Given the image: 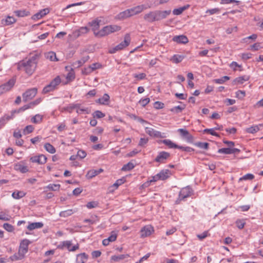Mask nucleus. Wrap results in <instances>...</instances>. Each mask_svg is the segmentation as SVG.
Instances as JSON below:
<instances>
[{"label":"nucleus","mask_w":263,"mask_h":263,"mask_svg":"<svg viewBox=\"0 0 263 263\" xmlns=\"http://www.w3.org/2000/svg\"><path fill=\"white\" fill-rule=\"evenodd\" d=\"M39 60L37 54H34L26 58L17 64L18 70H24L28 75L31 76L35 71Z\"/></svg>","instance_id":"nucleus-1"},{"label":"nucleus","mask_w":263,"mask_h":263,"mask_svg":"<svg viewBox=\"0 0 263 263\" xmlns=\"http://www.w3.org/2000/svg\"><path fill=\"white\" fill-rule=\"evenodd\" d=\"M121 27L117 25H109L103 27L101 30L95 33V35L97 36H104L108 35L110 33L119 31Z\"/></svg>","instance_id":"nucleus-2"},{"label":"nucleus","mask_w":263,"mask_h":263,"mask_svg":"<svg viewBox=\"0 0 263 263\" xmlns=\"http://www.w3.org/2000/svg\"><path fill=\"white\" fill-rule=\"evenodd\" d=\"M193 194V190L189 186L182 188L179 192V197L176 201V203H180L181 200L190 197Z\"/></svg>","instance_id":"nucleus-3"},{"label":"nucleus","mask_w":263,"mask_h":263,"mask_svg":"<svg viewBox=\"0 0 263 263\" xmlns=\"http://www.w3.org/2000/svg\"><path fill=\"white\" fill-rule=\"evenodd\" d=\"M61 79L59 76L56 77L50 83L46 85L43 89V93H46L52 91L57 88L58 86L61 83Z\"/></svg>","instance_id":"nucleus-4"},{"label":"nucleus","mask_w":263,"mask_h":263,"mask_svg":"<svg viewBox=\"0 0 263 263\" xmlns=\"http://www.w3.org/2000/svg\"><path fill=\"white\" fill-rule=\"evenodd\" d=\"M36 93L37 89L36 88L28 89L23 94V101L26 102L28 100L32 99L35 96Z\"/></svg>","instance_id":"nucleus-5"},{"label":"nucleus","mask_w":263,"mask_h":263,"mask_svg":"<svg viewBox=\"0 0 263 263\" xmlns=\"http://www.w3.org/2000/svg\"><path fill=\"white\" fill-rule=\"evenodd\" d=\"M15 81L13 79L9 80L7 83L0 86V96L10 90L14 86Z\"/></svg>","instance_id":"nucleus-6"},{"label":"nucleus","mask_w":263,"mask_h":263,"mask_svg":"<svg viewBox=\"0 0 263 263\" xmlns=\"http://www.w3.org/2000/svg\"><path fill=\"white\" fill-rule=\"evenodd\" d=\"M15 81L13 79L9 80L7 83L0 86V96L10 90L14 86Z\"/></svg>","instance_id":"nucleus-7"},{"label":"nucleus","mask_w":263,"mask_h":263,"mask_svg":"<svg viewBox=\"0 0 263 263\" xmlns=\"http://www.w3.org/2000/svg\"><path fill=\"white\" fill-rule=\"evenodd\" d=\"M15 81L13 79L9 80L7 83L0 86V96L10 90L14 86Z\"/></svg>","instance_id":"nucleus-8"},{"label":"nucleus","mask_w":263,"mask_h":263,"mask_svg":"<svg viewBox=\"0 0 263 263\" xmlns=\"http://www.w3.org/2000/svg\"><path fill=\"white\" fill-rule=\"evenodd\" d=\"M31 243V241L27 239L22 240L20 244L19 253L25 255L28 251V246Z\"/></svg>","instance_id":"nucleus-9"},{"label":"nucleus","mask_w":263,"mask_h":263,"mask_svg":"<svg viewBox=\"0 0 263 263\" xmlns=\"http://www.w3.org/2000/svg\"><path fill=\"white\" fill-rule=\"evenodd\" d=\"M151 8V5H141L136 6L135 7L129 9L131 15L133 16L138 14L143 11L144 10Z\"/></svg>","instance_id":"nucleus-10"},{"label":"nucleus","mask_w":263,"mask_h":263,"mask_svg":"<svg viewBox=\"0 0 263 263\" xmlns=\"http://www.w3.org/2000/svg\"><path fill=\"white\" fill-rule=\"evenodd\" d=\"M170 157V154L169 153L164 151L160 152L155 158V161L157 162L163 163Z\"/></svg>","instance_id":"nucleus-11"},{"label":"nucleus","mask_w":263,"mask_h":263,"mask_svg":"<svg viewBox=\"0 0 263 263\" xmlns=\"http://www.w3.org/2000/svg\"><path fill=\"white\" fill-rule=\"evenodd\" d=\"M178 132L180 133V135L186 140L187 142H192L194 140L193 137L189 133V132L184 129L179 128Z\"/></svg>","instance_id":"nucleus-12"},{"label":"nucleus","mask_w":263,"mask_h":263,"mask_svg":"<svg viewBox=\"0 0 263 263\" xmlns=\"http://www.w3.org/2000/svg\"><path fill=\"white\" fill-rule=\"evenodd\" d=\"M154 231L153 228L151 225H147L142 228L140 231L141 237H146L149 236Z\"/></svg>","instance_id":"nucleus-13"},{"label":"nucleus","mask_w":263,"mask_h":263,"mask_svg":"<svg viewBox=\"0 0 263 263\" xmlns=\"http://www.w3.org/2000/svg\"><path fill=\"white\" fill-rule=\"evenodd\" d=\"M157 21H159L166 18L171 13V10H155Z\"/></svg>","instance_id":"nucleus-14"},{"label":"nucleus","mask_w":263,"mask_h":263,"mask_svg":"<svg viewBox=\"0 0 263 263\" xmlns=\"http://www.w3.org/2000/svg\"><path fill=\"white\" fill-rule=\"evenodd\" d=\"M145 132L148 135L153 137L157 138H163L164 136L162 135V133L159 131H157L151 127H145Z\"/></svg>","instance_id":"nucleus-15"},{"label":"nucleus","mask_w":263,"mask_h":263,"mask_svg":"<svg viewBox=\"0 0 263 263\" xmlns=\"http://www.w3.org/2000/svg\"><path fill=\"white\" fill-rule=\"evenodd\" d=\"M30 160L33 163H37L40 164H43L46 162L47 158L44 155H40L39 156L32 157L30 158Z\"/></svg>","instance_id":"nucleus-16"},{"label":"nucleus","mask_w":263,"mask_h":263,"mask_svg":"<svg viewBox=\"0 0 263 263\" xmlns=\"http://www.w3.org/2000/svg\"><path fill=\"white\" fill-rule=\"evenodd\" d=\"M71 241L66 240L62 242V246L66 247L69 251L74 252L79 248V245L78 243H77L72 247H71Z\"/></svg>","instance_id":"nucleus-17"},{"label":"nucleus","mask_w":263,"mask_h":263,"mask_svg":"<svg viewBox=\"0 0 263 263\" xmlns=\"http://www.w3.org/2000/svg\"><path fill=\"white\" fill-rule=\"evenodd\" d=\"M239 152L240 150L236 148H222L218 151V153L225 154H237Z\"/></svg>","instance_id":"nucleus-18"},{"label":"nucleus","mask_w":263,"mask_h":263,"mask_svg":"<svg viewBox=\"0 0 263 263\" xmlns=\"http://www.w3.org/2000/svg\"><path fill=\"white\" fill-rule=\"evenodd\" d=\"M143 18L145 21L149 23L157 21L155 11H150L146 13Z\"/></svg>","instance_id":"nucleus-19"},{"label":"nucleus","mask_w":263,"mask_h":263,"mask_svg":"<svg viewBox=\"0 0 263 263\" xmlns=\"http://www.w3.org/2000/svg\"><path fill=\"white\" fill-rule=\"evenodd\" d=\"M49 12V10L48 8H45L41 10L40 12L36 13L32 16V19L33 20H38L42 18L43 16L47 14Z\"/></svg>","instance_id":"nucleus-20"},{"label":"nucleus","mask_w":263,"mask_h":263,"mask_svg":"<svg viewBox=\"0 0 263 263\" xmlns=\"http://www.w3.org/2000/svg\"><path fill=\"white\" fill-rule=\"evenodd\" d=\"M14 168L15 170L22 173H25L28 171V167L25 165L22 162L15 164Z\"/></svg>","instance_id":"nucleus-21"},{"label":"nucleus","mask_w":263,"mask_h":263,"mask_svg":"<svg viewBox=\"0 0 263 263\" xmlns=\"http://www.w3.org/2000/svg\"><path fill=\"white\" fill-rule=\"evenodd\" d=\"M173 41L177 43L186 44L189 42L187 37L184 35H176L173 37Z\"/></svg>","instance_id":"nucleus-22"},{"label":"nucleus","mask_w":263,"mask_h":263,"mask_svg":"<svg viewBox=\"0 0 263 263\" xmlns=\"http://www.w3.org/2000/svg\"><path fill=\"white\" fill-rule=\"evenodd\" d=\"M16 21V19L13 16H8L5 19L2 20L1 23L4 26H8L14 24Z\"/></svg>","instance_id":"nucleus-23"},{"label":"nucleus","mask_w":263,"mask_h":263,"mask_svg":"<svg viewBox=\"0 0 263 263\" xmlns=\"http://www.w3.org/2000/svg\"><path fill=\"white\" fill-rule=\"evenodd\" d=\"M88 259V255L85 253L79 254L77 255L76 263H85Z\"/></svg>","instance_id":"nucleus-24"},{"label":"nucleus","mask_w":263,"mask_h":263,"mask_svg":"<svg viewBox=\"0 0 263 263\" xmlns=\"http://www.w3.org/2000/svg\"><path fill=\"white\" fill-rule=\"evenodd\" d=\"M130 42V35L129 34H126L125 35L124 40L123 42L118 44L119 46L121 47L122 49H124L126 47L128 46Z\"/></svg>","instance_id":"nucleus-25"},{"label":"nucleus","mask_w":263,"mask_h":263,"mask_svg":"<svg viewBox=\"0 0 263 263\" xmlns=\"http://www.w3.org/2000/svg\"><path fill=\"white\" fill-rule=\"evenodd\" d=\"M157 174L159 176V180H164L169 177L170 175V171L168 170H162Z\"/></svg>","instance_id":"nucleus-26"},{"label":"nucleus","mask_w":263,"mask_h":263,"mask_svg":"<svg viewBox=\"0 0 263 263\" xmlns=\"http://www.w3.org/2000/svg\"><path fill=\"white\" fill-rule=\"evenodd\" d=\"M43 223L41 222H32L28 224L27 226V229L30 231H32L36 229L41 228L43 227Z\"/></svg>","instance_id":"nucleus-27"},{"label":"nucleus","mask_w":263,"mask_h":263,"mask_svg":"<svg viewBox=\"0 0 263 263\" xmlns=\"http://www.w3.org/2000/svg\"><path fill=\"white\" fill-rule=\"evenodd\" d=\"M100 22L101 20H99L98 18H97L92 21L91 22L89 23V25L92 27V29L94 31L95 34V33H97V32L96 31L99 28Z\"/></svg>","instance_id":"nucleus-28"},{"label":"nucleus","mask_w":263,"mask_h":263,"mask_svg":"<svg viewBox=\"0 0 263 263\" xmlns=\"http://www.w3.org/2000/svg\"><path fill=\"white\" fill-rule=\"evenodd\" d=\"M103 172V170L102 168H99V170H91L87 172L86 176L88 178H92Z\"/></svg>","instance_id":"nucleus-29"},{"label":"nucleus","mask_w":263,"mask_h":263,"mask_svg":"<svg viewBox=\"0 0 263 263\" xmlns=\"http://www.w3.org/2000/svg\"><path fill=\"white\" fill-rule=\"evenodd\" d=\"M129 257L128 254H120L113 255L111 257V260L114 262H119L120 261L127 258Z\"/></svg>","instance_id":"nucleus-30"},{"label":"nucleus","mask_w":263,"mask_h":263,"mask_svg":"<svg viewBox=\"0 0 263 263\" xmlns=\"http://www.w3.org/2000/svg\"><path fill=\"white\" fill-rule=\"evenodd\" d=\"M190 5L189 4L185 5L183 7L174 9L173 11V13L174 15H178L181 14L184 11L186 10L188 8H189Z\"/></svg>","instance_id":"nucleus-31"},{"label":"nucleus","mask_w":263,"mask_h":263,"mask_svg":"<svg viewBox=\"0 0 263 263\" xmlns=\"http://www.w3.org/2000/svg\"><path fill=\"white\" fill-rule=\"evenodd\" d=\"M109 96L108 94L105 93L103 96V97L101 98H99L97 101V102L103 104V105H107L109 103Z\"/></svg>","instance_id":"nucleus-32"},{"label":"nucleus","mask_w":263,"mask_h":263,"mask_svg":"<svg viewBox=\"0 0 263 263\" xmlns=\"http://www.w3.org/2000/svg\"><path fill=\"white\" fill-rule=\"evenodd\" d=\"M162 142L165 145L167 146L170 148H178L179 145L173 142L170 139H164L162 141Z\"/></svg>","instance_id":"nucleus-33"},{"label":"nucleus","mask_w":263,"mask_h":263,"mask_svg":"<svg viewBox=\"0 0 263 263\" xmlns=\"http://www.w3.org/2000/svg\"><path fill=\"white\" fill-rule=\"evenodd\" d=\"M132 16L129 9L120 12L118 17L119 19H125Z\"/></svg>","instance_id":"nucleus-34"},{"label":"nucleus","mask_w":263,"mask_h":263,"mask_svg":"<svg viewBox=\"0 0 263 263\" xmlns=\"http://www.w3.org/2000/svg\"><path fill=\"white\" fill-rule=\"evenodd\" d=\"M260 126H262L261 124L259 125H253L246 129V132L248 133L254 134L257 133L260 130Z\"/></svg>","instance_id":"nucleus-35"},{"label":"nucleus","mask_w":263,"mask_h":263,"mask_svg":"<svg viewBox=\"0 0 263 263\" xmlns=\"http://www.w3.org/2000/svg\"><path fill=\"white\" fill-rule=\"evenodd\" d=\"M12 119V116H9V115H6L4 116L0 119V129L4 126L7 122Z\"/></svg>","instance_id":"nucleus-36"},{"label":"nucleus","mask_w":263,"mask_h":263,"mask_svg":"<svg viewBox=\"0 0 263 263\" xmlns=\"http://www.w3.org/2000/svg\"><path fill=\"white\" fill-rule=\"evenodd\" d=\"M183 59L184 57L183 55L175 54L171 59V61H172L174 63L178 64L181 62Z\"/></svg>","instance_id":"nucleus-37"},{"label":"nucleus","mask_w":263,"mask_h":263,"mask_svg":"<svg viewBox=\"0 0 263 263\" xmlns=\"http://www.w3.org/2000/svg\"><path fill=\"white\" fill-rule=\"evenodd\" d=\"M26 194L23 191H16L12 194V197L15 199H19L25 196Z\"/></svg>","instance_id":"nucleus-38"},{"label":"nucleus","mask_w":263,"mask_h":263,"mask_svg":"<svg viewBox=\"0 0 263 263\" xmlns=\"http://www.w3.org/2000/svg\"><path fill=\"white\" fill-rule=\"evenodd\" d=\"M43 117L42 115L36 114L31 118V121L32 123L35 124L40 123L42 121Z\"/></svg>","instance_id":"nucleus-39"},{"label":"nucleus","mask_w":263,"mask_h":263,"mask_svg":"<svg viewBox=\"0 0 263 263\" xmlns=\"http://www.w3.org/2000/svg\"><path fill=\"white\" fill-rule=\"evenodd\" d=\"M249 79V77L247 76H243L241 77H238L236 78L234 80V82L238 84H242L244 82L248 81Z\"/></svg>","instance_id":"nucleus-40"},{"label":"nucleus","mask_w":263,"mask_h":263,"mask_svg":"<svg viewBox=\"0 0 263 263\" xmlns=\"http://www.w3.org/2000/svg\"><path fill=\"white\" fill-rule=\"evenodd\" d=\"M45 149L50 154H54L55 153V148L49 143H46L44 145Z\"/></svg>","instance_id":"nucleus-41"},{"label":"nucleus","mask_w":263,"mask_h":263,"mask_svg":"<svg viewBox=\"0 0 263 263\" xmlns=\"http://www.w3.org/2000/svg\"><path fill=\"white\" fill-rule=\"evenodd\" d=\"M134 167H135V165H134V163L132 162H129L128 163L122 166L121 170L122 171H130L131 170L133 169L134 168Z\"/></svg>","instance_id":"nucleus-42"},{"label":"nucleus","mask_w":263,"mask_h":263,"mask_svg":"<svg viewBox=\"0 0 263 263\" xmlns=\"http://www.w3.org/2000/svg\"><path fill=\"white\" fill-rule=\"evenodd\" d=\"M25 257L24 254H20L19 251L17 254H15L10 256V258L12 261L18 260L23 259Z\"/></svg>","instance_id":"nucleus-43"},{"label":"nucleus","mask_w":263,"mask_h":263,"mask_svg":"<svg viewBox=\"0 0 263 263\" xmlns=\"http://www.w3.org/2000/svg\"><path fill=\"white\" fill-rule=\"evenodd\" d=\"M46 58L51 61H57L58 60L56 57V54L54 52H49L46 54Z\"/></svg>","instance_id":"nucleus-44"},{"label":"nucleus","mask_w":263,"mask_h":263,"mask_svg":"<svg viewBox=\"0 0 263 263\" xmlns=\"http://www.w3.org/2000/svg\"><path fill=\"white\" fill-rule=\"evenodd\" d=\"M74 213L73 210L68 209L67 210L62 211L60 213V216L63 217H66L71 215Z\"/></svg>","instance_id":"nucleus-45"},{"label":"nucleus","mask_w":263,"mask_h":263,"mask_svg":"<svg viewBox=\"0 0 263 263\" xmlns=\"http://www.w3.org/2000/svg\"><path fill=\"white\" fill-rule=\"evenodd\" d=\"M195 145L204 149H208L209 148V143L207 142H198L195 143Z\"/></svg>","instance_id":"nucleus-46"},{"label":"nucleus","mask_w":263,"mask_h":263,"mask_svg":"<svg viewBox=\"0 0 263 263\" xmlns=\"http://www.w3.org/2000/svg\"><path fill=\"white\" fill-rule=\"evenodd\" d=\"M14 13L18 17H24L29 14V12L25 10H20L14 11Z\"/></svg>","instance_id":"nucleus-47"},{"label":"nucleus","mask_w":263,"mask_h":263,"mask_svg":"<svg viewBox=\"0 0 263 263\" xmlns=\"http://www.w3.org/2000/svg\"><path fill=\"white\" fill-rule=\"evenodd\" d=\"M185 106L184 105L183 106H177L171 108V111L176 114H178L181 112L185 108Z\"/></svg>","instance_id":"nucleus-48"},{"label":"nucleus","mask_w":263,"mask_h":263,"mask_svg":"<svg viewBox=\"0 0 263 263\" xmlns=\"http://www.w3.org/2000/svg\"><path fill=\"white\" fill-rule=\"evenodd\" d=\"M100 67H101V65L99 63H93L91 65H90L89 66V67H88V72H89V73L91 72L93 70H96L97 69L99 68Z\"/></svg>","instance_id":"nucleus-49"},{"label":"nucleus","mask_w":263,"mask_h":263,"mask_svg":"<svg viewBox=\"0 0 263 263\" xmlns=\"http://www.w3.org/2000/svg\"><path fill=\"white\" fill-rule=\"evenodd\" d=\"M61 185L59 184H49L47 188L50 191H56L60 189Z\"/></svg>","instance_id":"nucleus-50"},{"label":"nucleus","mask_w":263,"mask_h":263,"mask_svg":"<svg viewBox=\"0 0 263 263\" xmlns=\"http://www.w3.org/2000/svg\"><path fill=\"white\" fill-rule=\"evenodd\" d=\"M159 180V176L158 174L152 176V179H150L149 181H147L146 182L144 183L143 185L145 186H148L149 184L153 182H156L157 181Z\"/></svg>","instance_id":"nucleus-51"},{"label":"nucleus","mask_w":263,"mask_h":263,"mask_svg":"<svg viewBox=\"0 0 263 263\" xmlns=\"http://www.w3.org/2000/svg\"><path fill=\"white\" fill-rule=\"evenodd\" d=\"M76 112L78 114H82L83 113L88 114L89 113L90 110L88 108L81 107L80 106L78 108H77Z\"/></svg>","instance_id":"nucleus-52"},{"label":"nucleus","mask_w":263,"mask_h":263,"mask_svg":"<svg viewBox=\"0 0 263 263\" xmlns=\"http://www.w3.org/2000/svg\"><path fill=\"white\" fill-rule=\"evenodd\" d=\"M246 222L244 219H237L236 221V224L237 227L239 229H242L244 227Z\"/></svg>","instance_id":"nucleus-53"},{"label":"nucleus","mask_w":263,"mask_h":263,"mask_svg":"<svg viewBox=\"0 0 263 263\" xmlns=\"http://www.w3.org/2000/svg\"><path fill=\"white\" fill-rule=\"evenodd\" d=\"M254 178V176L252 174H247L243 176L242 177L240 178L239 181L241 180H251Z\"/></svg>","instance_id":"nucleus-54"},{"label":"nucleus","mask_w":263,"mask_h":263,"mask_svg":"<svg viewBox=\"0 0 263 263\" xmlns=\"http://www.w3.org/2000/svg\"><path fill=\"white\" fill-rule=\"evenodd\" d=\"M33 130H34V127L32 125H27L24 129L23 133L24 135H27V134L32 133Z\"/></svg>","instance_id":"nucleus-55"},{"label":"nucleus","mask_w":263,"mask_h":263,"mask_svg":"<svg viewBox=\"0 0 263 263\" xmlns=\"http://www.w3.org/2000/svg\"><path fill=\"white\" fill-rule=\"evenodd\" d=\"M117 232L116 231H112L109 237L107 238L110 242L115 241L117 239Z\"/></svg>","instance_id":"nucleus-56"},{"label":"nucleus","mask_w":263,"mask_h":263,"mask_svg":"<svg viewBox=\"0 0 263 263\" xmlns=\"http://www.w3.org/2000/svg\"><path fill=\"white\" fill-rule=\"evenodd\" d=\"M230 79V77L228 76H224L220 79H215L214 81L217 84H222L224 82Z\"/></svg>","instance_id":"nucleus-57"},{"label":"nucleus","mask_w":263,"mask_h":263,"mask_svg":"<svg viewBox=\"0 0 263 263\" xmlns=\"http://www.w3.org/2000/svg\"><path fill=\"white\" fill-rule=\"evenodd\" d=\"M80 106V104H70L68 107H67V110L69 112H71L72 110L74 109H76V110L77 108H78Z\"/></svg>","instance_id":"nucleus-58"},{"label":"nucleus","mask_w":263,"mask_h":263,"mask_svg":"<svg viewBox=\"0 0 263 263\" xmlns=\"http://www.w3.org/2000/svg\"><path fill=\"white\" fill-rule=\"evenodd\" d=\"M125 181L124 178L119 179L116 180L115 183L112 185L113 187H115L116 189H117L120 185H122L124 183Z\"/></svg>","instance_id":"nucleus-59"},{"label":"nucleus","mask_w":263,"mask_h":263,"mask_svg":"<svg viewBox=\"0 0 263 263\" xmlns=\"http://www.w3.org/2000/svg\"><path fill=\"white\" fill-rule=\"evenodd\" d=\"M150 101V99L148 98L141 99L139 101V103L143 107L145 106Z\"/></svg>","instance_id":"nucleus-60"},{"label":"nucleus","mask_w":263,"mask_h":263,"mask_svg":"<svg viewBox=\"0 0 263 263\" xmlns=\"http://www.w3.org/2000/svg\"><path fill=\"white\" fill-rule=\"evenodd\" d=\"M3 227L6 231L9 232H11L14 230L13 227L11 224L8 223H4Z\"/></svg>","instance_id":"nucleus-61"},{"label":"nucleus","mask_w":263,"mask_h":263,"mask_svg":"<svg viewBox=\"0 0 263 263\" xmlns=\"http://www.w3.org/2000/svg\"><path fill=\"white\" fill-rule=\"evenodd\" d=\"M215 130H216L215 129V128H210V129H208V128H206V129H205L203 130V132L204 133H209L210 134H211V135H213V136H218V135L217 133H216L215 132Z\"/></svg>","instance_id":"nucleus-62"},{"label":"nucleus","mask_w":263,"mask_h":263,"mask_svg":"<svg viewBox=\"0 0 263 263\" xmlns=\"http://www.w3.org/2000/svg\"><path fill=\"white\" fill-rule=\"evenodd\" d=\"M88 31V29L86 27H81L76 33H77V36H79L81 34H84Z\"/></svg>","instance_id":"nucleus-63"},{"label":"nucleus","mask_w":263,"mask_h":263,"mask_svg":"<svg viewBox=\"0 0 263 263\" xmlns=\"http://www.w3.org/2000/svg\"><path fill=\"white\" fill-rule=\"evenodd\" d=\"M94 118H101L105 116V114L100 110H97L93 113Z\"/></svg>","instance_id":"nucleus-64"}]
</instances>
